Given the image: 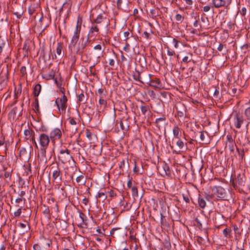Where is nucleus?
I'll list each match as a JSON object with an SVG mask.
<instances>
[{
  "mask_svg": "<svg viewBox=\"0 0 250 250\" xmlns=\"http://www.w3.org/2000/svg\"><path fill=\"white\" fill-rule=\"evenodd\" d=\"M82 23V19L80 16L78 18L77 25L75 27L74 35L71 40V44L75 46L79 41L80 34L81 30V25Z\"/></svg>",
  "mask_w": 250,
  "mask_h": 250,
  "instance_id": "nucleus-6",
  "label": "nucleus"
},
{
  "mask_svg": "<svg viewBox=\"0 0 250 250\" xmlns=\"http://www.w3.org/2000/svg\"><path fill=\"white\" fill-rule=\"evenodd\" d=\"M233 230L235 234L240 235L241 234V230L235 224L232 225Z\"/></svg>",
  "mask_w": 250,
  "mask_h": 250,
  "instance_id": "nucleus-51",
  "label": "nucleus"
},
{
  "mask_svg": "<svg viewBox=\"0 0 250 250\" xmlns=\"http://www.w3.org/2000/svg\"><path fill=\"white\" fill-rule=\"evenodd\" d=\"M95 65L93 64V65L91 66L89 68V71L91 75H92L93 76H95L96 75L95 70L94 69Z\"/></svg>",
  "mask_w": 250,
  "mask_h": 250,
  "instance_id": "nucleus-61",
  "label": "nucleus"
},
{
  "mask_svg": "<svg viewBox=\"0 0 250 250\" xmlns=\"http://www.w3.org/2000/svg\"><path fill=\"white\" fill-rule=\"evenodd\" d=\"M122 3H123V0H117L116 3H117V7L118 9H121L122 8Z\"/></svg>",
  "mask_w": 250,
  "mask_h": 250,
  "instance_id": "nucleus-64",
  "label": "nucleus"
},
{
  "mask_svg": "<svg viewBox=\"0 0 250 250\" xmlns=\"http://www.w3.org/2000/svg\"><path fill=\"white\" fill-rule=\"evenodd\" d=\"M166 117L164 116H163V117H161V118L156 119V121H155V123L157 124V126H158V127L160 128V125H158L159 122H160L161 121H166Z\"/></svg>",
  "mask_w": 250,
  "mask_h": 250,
  "instance_id": "nucleus-56",
  "label": "nucleus"
},
{
  "mask_svg": "<svg viewBox=\"0 0 250 250\" xmlns=\"http://www.w3.org/2000/svg\"><path fill=\"white\" fill-rule=\"evenodd\" d=\"M148 84L155 88H160L161 86V81L158 78H155V79H151V82Z\"/></svg>",
  "mask_w": 250,
  "mask_h": 250,
  "instance_id": "nucleus-23",
  "label": "nucleus"
},
{
  "mask_svg": "<svg viewBox=\"0 0 250 250\" xmlns=\"http://www.w3.org/2000/svg\"><path fill=\"white\" fill-rule=\"evenodd\" d=\"M176 145L180 150L183 149L185 147L184 143L181 140H178L176 142Z\"/></svg>",
  "mask_w": 250,
  "mask_h": 250,
  "instance_id": "nucleus-50",
  "label": "nucleus"
},
{
  "mask_svg": "<svg viewBox=\"0 0 250 250\" xmlns=\"http://www.w3.org/2000/svg\"><path fill=\"white\" fill-rule=\"evenodd\" d=\"M178 115L181 118H185L186 117V107L184 105L176 107Z\"/></svg>",
  "mask_w": 250,
  "mask_h": 250,
  "instance_id": "nucleus-21",
  "label": "nucleus"
},
{
  "mask_svg": "<svg viewBox=\"0 0 250 250\" xmlns=\"http://www.w3.org/2000/svg\"><path fill=\"white\" fill-rule=\"evenodd\" d=\"M205 134H206V135H208L207 132H206V131H201V132H200V140H201V141L203 142L205 144H208L209 143L208 142V141H206L205 140Z\"/></svg>",
  "mask_w": 250,
  "mask_h": 250,
  "instance_id": "nucleus-41",
  "label": "nucleus"
},
{
  "mask_svg": "<svg viewBox=\"0 0 250 250\" xmlns=\"http://www.w3.org/2000/svg\"><path fill=\"white\" fill-rule=\"evenodd\" d=\"M116 118V114H114L106 119L105 125L109 129H112L113 128Z\"/></svg>",
  "mask_w": 250,
  "mask_h": 250,
  "instance_id": "nucleus-15",
  "label": "nucleus"
},
{
  "mask_svg": "<svg viewBox=\"0 0 250 250\" xmlns=\"http://www.w3.org/2000/svg\"><path fill=\"white\" fill-rule=\"evenodd\" d=\"M223 233L224 236L227 238H230L232 237L230 228H226L223 230Z\"/></svg>",
  "mask_w": 250,
  "mask_h": 250,
  "instance_id": "nucleus-35",
  "label": "nucleus"
},
{
  "mask_svg": "<svg viewBox=\"0 0 250 250\" xmlns=\"http://www.w3.org/2000/svg\"><path fill=\"white\" fill-rule=\"evenodd\" d=\"M99 104L100 105V107L104 109L107 105V101L104 99H99Z\"/></svg>",
  "mask_w": 250,
  "mask_h": 250,
  "instance_id": "nucleus-43",
  "label": "nucleus"
},
{
  "mask_svg": "<svg viewBox=\"0 0 250 250\" xmlns=\"http://www.w3.org/2000/svg\"><path fill=\"white\" fill-rule=\"evenodd\" d=\"M103 18H104L103 14H100L98 15V16L97 17L96 19L95 20H94V22L97 24L101 23L103 21Z\"/></svg>",
  "mask_w": 250,
  "mask_h": 250,
  "instance_id": "nucleus-44",
  "label": "nucleus"
},
{
  "mask_svg": "<svg viewBox=\"0 0 250 250\" xmlns=\"http://www.w3.org/2000/svg\"><path fill=\"white\" fill-rule=\"evenodd\" d=\"M117 59L118 55L113 50L109 52L108 60L109 61V65L113 66L115 64V61L117 60Z\"/></svg>",
  "mask_w": 250,
  "mask_h": 250,
  "instance_id": "nucleus-16",
  "label": "nucleus"
},
{
  "mask_svg": "<svg viewBox=\"0 0 250 250\" xmlns=\"http://www.w3.org/2000/svg\"><path fill=\"white\" fill-rule=\"evenodd\" d=\"M63 43L62 42H58L56 48V52L59 56L62 57L64 55V52L62 51Z\"/></svg>",
  "mask_w": 250,
  "mask_h": 250,
  "instance_id": "nucleus-28",
  "label": "nucleus"
},
{
  "mask_svg": "<svg viewBox=\"0 0 250 250\" xmlns=\"http://www.w3.org/2000/svg\"><path fill=\"white\" fill-rule=\"evenodd\" d=\"M245 114L247 119L250 120V106L245 110Z\"/></svg>",
  "mask_w": 250,
  "mask_h": 250,
  "instance_id": "nucleus-60",
  "label": "nucleus"
},
{
  "mask_svg": "<svg viewBox=\"0 0 250 250\" xmlns=\"http://www.w3.org/2000/svg\"><path fill=\"white\" fill-rule=\"evenodd\" d=\"M68 99L65 95H62L61 98H58L55 101V104L57 105L60 114L65 113L67 105Z\"/></svg>",
  "mask_w": 250,
  "mask_h": 250,
  "instance_id": "nucleus-5",
  "label": "nucleus"
},
{
  "mask_svg": "<svg viewBox=\"0 0 250 250\" xmlns=\"http://www.w3.org/2000/svg\"><path fill=\"white\" fill-rule=\"evenodd\" d=\"M173 133L174 137L176 138L179 139L181 136L180 129L178 126H175L173 129Z\"/></svg>",
  "mask_w": 250,
  "mask_h": 250,
  "instance_id": "nucleus-33",
  "label": "nucleus"
},
{
  "mask_svg": "<svg viewBox=\"0 0 250 250\" xmlns=\"http://www.w3.org/2000/svg\"><path fill=\"white\" fill-rule=\"evenodd\" d=\"M8 81V72L4 75L0 76V85L1 86H5L7 84Z\"/></svg>",
  "mask_w": 250,
  "mask_h": 250,
  "instance_id": "nucleus-24",
  "label": "nucleus"
},
{
  "mask_svg": "<svg viewBox=\"0 0 250 250\" xmlns=\"http://www.w3.org/2000/svg\"><path fill=\"white\" fill-rule=\"evenodd\" d=\"M62 135L61 130L59 128H56L50 132V138L52 141H54L60 139Z\"/></svg>",
  "mask_w": 250,
  "mask_h": 250,
  "instance_id": "nucleus-14",
  "label": "nucleus"
},
{
  "mask_svg": "<svg viewBox=\"0 0 250 250\" xmlns=\"http://www.w3.org/2000/svg\"><path fill=\"white\" fill-rule=\"evenodd\" d=\"M89 39V37H83L80 39L78 43L77 54L82 55L84 53Z\"/></svg>",
  "mask_w": 250,
  "mask_h": 250,
  "instance_id": "nucleus-8",
  "label": "nucleus"
},
{
  "mask_svg": "<svg viewBox=\"0 0 250 250\" xmlns=\"http://www.w3.org/2000/svg\"><path fill=\"white\" fill-rule=\"evenodd\" d=\"M175 19L178 22L177 23H181L184 20V16L177 14L175 16Z\"/></svg>",
  "mask_w": 250,
  "mask_h": 250,
  "instance_id": "nucleus-45",
  "label": "nucleus"
},
{
  "mask_svg": "<svg viewBox=\"0 0 250 250\" xmlns=\"http://www.w3.org/2000/svg\"><path fill=\"white\" fill-rule=\"evenodd\" d=\"M235 142H231L226 143V148H228L230 152H233L234 150V147L236 146Z\"/></svg>",
  "mask_w": 250,
  "mask_h": 250,
  "instance_id": "nucleus-34",
  "label": "nucleus"
},
{
  "mask_svg": "<svg viewBox=\"0 0 250 250\" xmlns=\"http://www.w3.org/2000/svg\"><path fill=\"white\" fill-rule=\"evenodd\" d=\"M234 193L232 189H225L220 186H215L211 188V194H208L206 198H215V201L222 200L226 201H233Z\"/></svg>",
  "mask_w": 250,
  "mask_h": 250,
  "instance_id": "nucleus-1",
  "label": "nucleus"
},
{
  "mask_svg": "<svg viewBox=\"0 0 250 250\" xmlns=\"http://www.w3.org/2000/svg\"><path fill=\"white\" fill-rule=\"evenodd\" d=\"M196 237V240L199 244H200V245H204L205 244V240L203 237L199 236H197Z\"/></svg>",
  "mask_w": 250,
  "mask_h": 250,
  "instance_id": "nucleus-52",
  "label": "nucleus"
},
{
  "mask_svg": "<svg viewBox=\"0 0 250 250\" xmlns=\"http://www.w3.org/2000/svg\"><path fill=\"white\" fill-rule=\"evenodd\" d=\"M218 208L220 212L222 213V216L224 218H226V216H228L231 211L230 206L224 203H218Z\"/></svg>",
  "mask_w": 250,
  "mask_h": 250,
  "instance_id": "nucleus-9",
  "label": "nucleus"
},
{
  "mask_svg": "<svg viewBox=\"0 0 250 250\" xmlns=\"http://www.w3.org/2000/svg\"><path fill=\"white\" fill-rule=\"evenodd\" d=\"M187 4L186 9H190L192 8L193 4V0H184Z\"/></svg>",
  "mask_w": 250,
  "mask_h": 250,
  "instance_id": "nucleus-46",
  "label": "nucleus"
},
{
  "mask_svg": "<svg viewBox=\"0 0 250 250\" xmlns=\"http://www.w3.org/2000/svg\"><path fill=\"white\" fill-rule=\"evenodd\" d=\"M55 72L52 70L49 73L44 74L42 76V77L47 80L54 79L55 77Z\"/></svg>",
  "mask_w": 250,
  "mask_h": 250,
  "instance_id": "nucleus-32",
  "label": "nucleus"
},
{
  "mask_svg": "<svg viewBox=\"0 0 250 250\" xmlns=\"http://www.w3.org/2000/svg\"><path fill=\"white\" fill-rule=\"evenodd\" d=\"M58 158L62 164H65L69 162L71 159H73L72 156L70 155V151L67 148L60 150Z\"/></svg>",
  "mask_w": 250,
  "mask_h": 250,
  "instance_id": "nucleus-7",
  "label": "nucleus"
},
{
  "mask_svg": "<svg viewBox=\"0 0 250 250\" xmlns=\"http://www.w3.org/2000/svg\"><path fill=\"white\" fill-rule=\"evenodd\" d=\"M31 146L26 148L22 147L20 150V157L24 160H28L30 158Z\"/></svg>",
  "mask_w": 250,
  "mask_h": 250,
  "instance_id": "nucleus-13",
  "label": "nucleus"
},
{
  "mask_svg": "<svg viewBox=\"0 0 250 250\" xmlns=\"http://www.w3.org/2000/svg\"><path fill=\"white\" fill-rule=\"evenodd\" d=\"M231 2V0H212V3L213 7L216 8H219L220 7H228L230 5Z\"/></svg>",
  "mask_w": 250,
  "mask_h": 250,
  "instance_id": "nucleus-10",
  "label": "nucleus"
},
{
  "mask_svg": "<svg viewBox=\"0 0 250 250\" xmlns=\"http://www.w3.org/2000/svg\"><path fill=\"white\" fill-rule=\"evenodd\" d=\"M22 209H23V210H25L26 211V213H25L24 215H22V217L29 218L31 215V213H32L31 210L29 208H23Z\"/></svg>",
  "mask_w": 250,
  "mask_h": 250,
  "instance_id": "nucleus-47",
  "label": "nucleus"
},
{
  "mask_svg": "<svg viewBox=\"0 0 250 250\" xmlns=\"http://www.w3.org/2000/svg\"><path fill=\"white\" fill-rule=\"evenodd\" d=\"M40 145L41 146V152L42 156H45L46 150L48 146L50 139L49 136L46 134H41L39 137Z\"/></svg>",
  "mask_w": 250,
  "mask_h": 250,
  "instance_id": "nucleus-4",
  "label": "nucleus"
},
{
  "mask_svg": "<svg viewBox=\"0 0 250 250\" xmlns=\"http://www.w3.org/2000/svg\"><path fill=\"white\" fill-rule=\"evenodd\" d=\"M20 72L22 77L24 76V75L26 74V67L24 66H22L20 68Z\"/></svg>",
  "mask_w": 250,
  "mask_h": 250,
  "instance_id": "nucleus-57",
  "label": "nucleus"
},
{
  "mask_svg": "<svg viewBox=\"0 0 250 250\" xmlns=\"http://www.w3.org/2000/svg\"><path fill=\"white\" fill-rule=\"evenodd\" d=\"M167 55L168 56H176V54H175V52L171 49H170L168 47H167Z\"/></svg>",
  "mask_w": 250,
  "mask_h": 250,
  "instance_id": "nucleus-58",
  "label": "nucleus"
},
{
  "mask_svg": "<svg viewBox=\"0 0 250 250\" xmlns=\"http://www.w3.org/2000/svg\"><path fill=\"white\" fill-rule=\"evenodd\" d=\"M3 170H4V176L6 179H8L9 181L11 180V175L12 170L11 169H8L7 167H3Z\"/></svg>",
  "mask_w": 250,
  "mask_h": 250,
  "instance_id": "nucleus-25",
  "label": "nucleus"
},
{
  "mask_svg": "<svg viewBox=\"0 0 250 250\" xmlns=\"http://www.w3.org/2000/svg\"><path fill=\"white\" fill-rule=\"evenodd\" d=\"M246 178L244 174H238L235 178L230 179V183L235 189L237 190L240 193H244L243 187L245 185Z\"/></svg>",
  "mask_w": 250,
  "mask_h": 250,
  "instance_id": "nucleus-2",
  "label": "nucleus"
},
{
  "mask_svg": "<svg viewBox=\"0 0 250 250\" xmlns=\"http://www.w3.org/2000/svg\"><path fill=\"white\" fill-rule=\"evenodd\" d=\"M236 150L238 153L239 156L240 157V159L241 160H243V158H244V156H245V152H244V149L239 150L238 147H236Z\"/></svg>",
  "mask_w": 250,
  "mask_h": 250,
  "instance_id": "nucleus-49",
  "label": "nucleus"
},
{
  "mask_svg": "<svg viewBox=\"0 0 250 250\" xmlns=\"http://www.w3.org/2000/svg\"><path fill=\"white\" fill-rule=\"evenodd\" d=\"M84 95L83 93H81L78 96V100L79 102H81L84 101Z\"/></svg>",
  "mask_w": 250,
  "mask_h": 250,
  "instance_id": "nucleus-63",
  "label": "nucleus"
},
{
  "mask_svg": "<svg viewBox=\"0 0 250 250\" xmlns=\"http://www.w3.org/2000/svg\"><path fill=\"white\" fill-rule=\"evenodd\" d=\"M232 115L234 116L235 126L237 128H240L244 122L243 116L237 111L233 112Z\"/></svg>",
  "mask_w": 250,
  "mask_h": 250,
  "instance_id": "nucleus-12",
  "label": "nucleus"
},
{
  "mask_svg": "<svg viewBox=\"0 0 250 250\" xmlns=\"http://www.w3.org/2000/svg\"><path fill=\"white\" fill-rule=\"evenodd\" d=\"M142 73H141L139 71L135 70V72L133 73V74L134 79L141 83L142 79Z\"/></svg>",
  "mask_w": 250,
  "mask_h": 250,
  "instance_id": "nucleus-31",
  "label": "nucleus"
},
{
  "mask_svg": "<svg viewBox=\"0 0 250 250\" xmlns=\"http://www.w3.org/2000/svg\"><path fill=\"white\" fill-rule=\"evenodd\" d=\"M99 31V29L97 25L92 26L89 31L87 37H89V39L94 38L97 36Z\"/></svg>",
  "mask_w": 250,
  "mask_h": 250,
  "instance_id": "nucleus-17",
  "label": "nucleus"
},
{
  "mask_svg": "<svg viewBox=\"0 0 250 250\" xmlns=\"http://www.w3.org/2000/svg\"><path fill=\"white\" fill-rule=\"evenodd\" d=\"M141 83L145 84H148L151 82L150 75L147 73H142Z\"/></svg>",
  "mask_w": 250,
  "mask_h": 250,
  "instance_id": "nucleus-22",
  "label": "nucleus"
},
{
  "mask_svg": "<svg viewBox=\"0 0 250 250\" xmlns=\"http://www.w3.org/2000/svg\"><path fill=\"white\" fill-rule=\"evenodd\" d=\"M52 174V178L57 182L62 181V173L58 163H52L50 165V172Z\"/></svg>",
  "mask_w": 250,
  "mask_h": 250,
  "instance_id": "nucleus-3",
  "label": "nucleus"
},
{
  "mask_svg": "<svg viewBox=\"0 0 250 250\" xmlns=\"http://www.w3.org/2000/svg\"><path fill=\"white\" fill-rule=\"evenodd\" d=\"M163 168H164V170L165 171L166 173L167 174H170V171L169 167V166H168V165L167 164L165 163L163 165Z\"/></svg>",
  "mask_w": 250,
  "mask_h": 250,
  "instance_id": "nucleus-53",
  "label": "nucleus"
},
{
  "mask_svg": "<svg viewBox=\"0 0 250 250\" xmlns=\"http://www.w3.org/2000/svg\"><path fill=\"white\" fill-rule=\"evenodd\" d=\"M34 134H35L34 132L30 128L25 129L24 131V138L26 140L31 138Z\"/></svg>",
  "mask_w": 250,
  "mask_h": 250,
  "instance_id": "nucleus-27",
  "label": "nucleus"
},
{
  "mask_svg": "<svg viewBox=\"0 0 250 250\" xmlns=\"http://www.w3.org/2000/svg\"><path fill=\"white\" fill-rule=\"evenodd\" d=\"M22 88H21V84L20 83L19 85L18 88L17 90H16V88H15V93H14V99H17L19 97V96L20 95L21 93Z\"/></svg>",
  "mask_w": 250,
  "mask_h": 250,
  "instance_id": "nucleus-36",
  "label": "nucleus"
},
{
  "mask_svg": "<svg viewBox=\"0 0 250 250\" xmlns=\"http://www.w3.org/2000/svg\"><path fill=\"white\" fill-rule=\"evenodd\" d=\"M28 11L29 14L31 16L36 13V7L35 5H31L28 7Z\"/></svg>",
  "mask_w": 250,
  "mask_h": 250,
  "instance_id": "nucleus-39",
  "label": "nucleus"
},
{
  "mask_svg": "<svg viewBox=\"0 0 250 250\" xmlns=\"http://www.w3.org/2000/svg\"><path fill=\"white\" fill-rule=\"evenodd\" d=\"M198 204L199 206L202 208H204L206 206V202L205 199L200 195L198 197Z\"/></svg>",
  "mask_w": 250,
  "mask_h": 250,
  "instance_id": "nucleus-37",
  "label": "nucleus"
},
{
  "mask_svg": "<svg viewBox=\"0 0 250 250\" xmlns=\"http://www.w3.org/2000/svg\"><path fill=\"white\" fill-rule=\"evenodd\" d=\"M1 146L4 147V153L6 154L7 150V145L5 144L4 138L2 136L0 137V147Z\"/></svg>",
  "mask_w": 250,
  "mask_h": 250,
  "instance_id": "nucleus-40",
  "label": "nucleus"
},
{
  "mask_svg": "<svg viewBox=\"0 0 250 250\" xmlns=\"http://www.w3.org/2000/svg\"><path fill=\"white\" fill-rule=\"evenodd\" d=\"M160 8L156 7L154 9H152L150 10L149 16L153 19H156L157 18L160 16Z\"/></svg>",
  "mask_w": 250,
  "mask_h": 250,
  "instance_id": "nucleus-20",
  "label": "nucleus"
},
{
  "mask_svg": "<svg viewBox=\"0 0 250 250\" xmlns=\"http://www.w3.org/2000/svg\"><path fill=\"white\" fill-rule=\"evenodd\" d=\"M132 196L134 198L138 197V188L136 187H133L131 188Z\"/></svg>",
  "mask_w": 250,
  "mask_h": 250,
  "instance_id": "nucleus-48",
  "label": "nucleus"
},
{
  "mask_svg": "<svg viewBox=\"0 0 250 250\" xmlns=\"http://www.w3.org/2000/svg\"><path fill=\"white\" fill-rule=\"evenodd\" d=\"M119 168L121 169L120 173L122 171L124 172V171H128L129 168V164L128 162V159H123L120 162L119 165Z\"/></svg>",
  "mask_w": 250,
  "mask_h": 250,
  "instance_id": "nucleus-18",
  "label": "nucleus"
},
{
  "mask_svg": "<svg viewBox=\"0 0 250 250\" xmlns=\"http://www.w3.org/2000/svg\"><path fill=\"white\" fill-rule=\"evenodd\" d=\"M211 9H212V11L213 12V11H214L213 6L212 7V6H210L209 5H206L203 7V11L205 12H207L209 11Z\"/></svg>",
  "mask_w": 250,
  "mask_h": 250,
  "instance_id": "nucleus-59",
  "label": "nucleus"
},
{
  "mask_svg": "<svg viewBox=\"0 0 250 250\" xmlns=\"http://www.w3.org/2000/svg\"><path fill=\"white\" fill-rule=\"evenodd\" d=\"M140 108L142 113L145 116L146 115L149 116L151 113V111L148 105H141Z\"/></svg>",
  "mask_w": 250,
  "mask_h": 250,
  "instance_id": "nucleus-26",
  "label": "nucleus"
},
{
  "mask_svg": "<svg viewBox=\"0 0 250 250\" xmlns=\"http://www.w3.org/2000/svg\"><path fill=\"white\" fill-rule=\"evenodd\" d=\"M21 210L22 208H19L16 211H15L14 213L15 217H19L21 214Z\"/></svg>",
  "mask_w": 250,
  "mask_h": 250,
  "instance_id": "nucleus-62",
  "label": "nucleus"
},
{
  "mask_svg": "<svg viewBox=\"0 0 250 250\" xmlns=\"http://www.w3.org/2000/svg\"><path fill=\"white\" fill-rule=\"evenodd\" d=\"M96 198H102L103 200H105L107 198V196L105 194L104 192H100L98 193V194L96 196Z\"/></svg>",
  "mask_w": 250,
  "mask_h": 250,
  "instance_id": "nucleus-55",
  "label": "nucleus"
},
{
  "mask_svg": "<svg viewBox=\"0 0 250 250\" xmlns=\"http://www.w3.org/2000/svg\"><path fill=\"white\" fill-rule=\"evenodd\" d=\"M26 224L20 223L19 225V226L20 228L21 229H24V231L25 232H27L30 229V226L29 224L28 223L27 221H24Z\"/></svg>",
  "mask_w": 250,
  "mask_h": 250,
  "instance_id": "nucleus-38",
  "label": "nucleus"
},
{
  "mask_svg": "<svg viewBox=\"0 0 250 250\" xmlns=\"http://www.w3.org/2000/svg\"><path fill=\"white\" fill-rule=\"evenodd\" d=\"M41 85L39 83L37 84L34 87V91L33 95L35 97H37L39 96L41 90Z\"/></svg>",
  "mask_w": 250,
  "mask_h": 250,
  "instance_id": "nucleus-30",
  "label": "nucleus"
},
{
  "mask_svg": "<svg viewBox=\"0 0 250 250\" xmlns=\"http://www.w3.org/2000/svg\"><path fill=\"white\" fill-rule=\"evenodd\" d=\"M85 133L86 137L90 141H91L93 139V137L96 138V136L95 134H93L92 132H91L90 130L88 129L86 130Z\"/></svg>",
  "mask_w": 250,
  "mask_h": 250,
  "instance_id": "nucleus-42",
  "label": "nucleus"
},
{
  "mask_svg": "<svg viewBox=\"0 0 250 250\" xmlns=\"http://www.w3.org/2000/svg\"><path fill=\"white\" fill-rule=\"evenodd\" d=\"M130 119V117L128 116L126 118L124 117L119 122L117 120L115 126H117L118 124L119 123L120 124L121 129L122 130L127 131L129 129L130 126V122L129 121Z\"/></svg>",
  "mask_w": 250,
  "mask_h": 250,
  "instance_id": "nucleus-11",
  "label": "nucleus"
},
{
  "mask_svg": "<svg viewBox=\"0 0 250 250\" xmlns=\"http://www.w3.org/2000/svg\"><path fill=\"white\" fill-rule=\"evenodd\" d=\"M187 54L188 56L184 57V58L182 60V62L186 63H187L191 61L194 62V61L192 59V57L193 55L192 53L190 52H188Z\"/></svg>",
  "mask_w": 250,
  "mask_h": 250,
  "instance_id": "nucleus-29",
  "label": "nucleus"
},
{
  "mask_svg": "<svg viewBox=\"0 0 250 250\" xmlns=\"http://www.w3.org/2000/svg\"><path fill=\"white\" fill-rule=\"evenodd\" d=\"M95 50L94 52V55L97 58L99 59L102 56V54L104 51V49L102 48V46L101 44H98L94 47Z\"/></svg>",
  "mask_w": 250,
  "mask_h": 250,
  "instance_id": "nucleus-19",
  "label": "nucleus"
},
{
  "mask_svg": "<svg viewBox=\"0 0 250 250\" xmlns=\"http://www.w3.org/2000/svg\"><path fill=\"white\" fill-rule=\"evenodd\" d=\"M98 93L99 95H101V96H106L107 92L104 88H99L98 90Z\"/></svg>",
  "mask_w": 250,
  "mask_h": 250,
  "instance_id": "nucleus-54",
  "label": "nucleus"
}]
</instances>
